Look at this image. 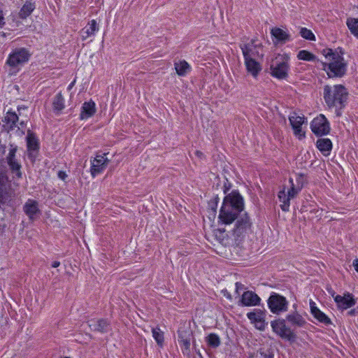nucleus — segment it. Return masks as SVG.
Here are the masks:
<instances>
[{"instance_id":"nucleus-39","label":"nucleus","mask_w":358,"mask_h":358,"mask_svg":"<svg viewBox=\"0 0 358 358\" xmlns=\"http://www.w3.org/2000/svg\"><path fill=\"white\" fill-rule=\"evenodd\" d=\"M300 35L301 37L309 41H315V36L311 30L303 27L300 30Z\"/></svg>"},{"instance_id":"nucleus-3","label":"nucleus","mask_w":358,"mask_h":358,"mask_svg":"<svg viewBox=\"0 0 358 358\" xmlns=\"http://www.w3.org/2000/svg\"><path fill=\"white\" fill-rule=\"evenodd\" d=\"M348 96V92L342 85H325L324 87V99L329 108H342L347 101Z\"/></svg>"},{"instance_id":"nucleus-49","label":"nucleus","mask_w":358,"mask_h":358,"mask_svg":"<svg viewBox=\"0 0 358 358\" xmlns=\"http://www.w3.org/2000/svg\"><path fill=\"white\" fill-rule=\"evenodd\" d=\"M74 82H75V81L72 82V83L69 85V88H71V87L73 85Z\"/></svg>"},{"instance_id":"nucleus-13","label":"nucleus","mask_w":358,"mask_h":358,"mask_svg":"<svg viewBox=\"0 0 358 358\" xmlns=\"http://www.w3.org/2000/svg\"><path fill=\"white\" fill-rule=\"evenodd\" d=\"M247 317L250 322L254 324L259 330H264L267 323L265 321L266 310L259 308H255L252 311L247 313Z\"/></svg>"},{"instance_id":"nucleus-1","label":"nucleus","mask_w":358,"mask_h":358,"mask_svg":"<svg viewBox=\"0 0 358 358\" xmlns=\"http://www.w3.org/2000/svg\"><path fill=\"white\" fill-rule=\"evenodd\" d=\"M244 209L243 196L237 190L225 196L220 208L218 219L224 224H231L239 217Z\"/></svg>"},{"instance_id":"nucleus-7","label":"nucleus","mask_w":358,"mask_h":358,"mask_svg":"<svg viewBox=\"0 0 358 358\" xmlns=\"http://www.w3.org/2000/svg\"><path fill=\"white\" fill-rule=\"evenodd\" d=\"M286 320L278 319L271 322L273 331L282 339L294 341L296 335L290 327L286 325Z\"/></svg>"},{"instance_id":"nucleus-2","label":"nucleus","mask_w":358,"mask_h":358,"mask_svg":"<svg viewBox=\"0 0 358 358\" xmlns=\"http://www.w3.org/2000/svg\"><path fill=\"white\" fill-rule=\"evenodd\" d=\"M322 53L329 61L328 63H322L328 76L329 78L343 77L347 71V63L343 58V50L341 48H338L335 50L327 48L324 49Z\"/></svg>"},{"instance_id":"nucleus-4","label":"nucleus","mask_w":358,"mask_h":358,"mask_svg":"<svg viewBox=\"0 0 358 358\" xmlns=\"http://www.w3.org/2000/svg\"><path fill=\"white\" fill-rule=\"evenodd\" d=\"M289 57L287 54H278L272 60L270 69L273 77L279 80L287 79L289 71Z\"/></svg>"},{"instance_id":"nucleus-26","label":"nucleus","mask_w":358,"mask_h":358,"mask_svg":"<svg viewBox=\"0 0 358 358\" xmlns=\"http://www.w3.org/2000/svg\"><path fill=\"white\" fill-rule=\"evenodd\" d=\"M95 106V103L92 100L85 102L82 106L80 119L84 120L92 117L96 112Z\"/></svg>"},{"instance_id":"nucleus-11","label":"nucleus","mask_w":358,"mask_h":358,"mask_svg":"<svg viewBox=\"0 0 358 358\" xmlns=\"http://www.w3.org/2000/svg\"><path fill=\"white\" fill-rule=\"evenodd\" d=\"M310 129L316 136L327 135L330 131L329 122L324 115L320 114L312 120Z\"/></svg>"},{"instance_id":"nucleus-14","label":"nucleus","mask_w":358,"mask_h":358,"mask_svg":"<svg viewBox=\"0 0 358 358\" xmlns=\"http://www.w3.org/2000/svg\"><path fill=\"white\" fill-rule=\"evenodd\" d=\"M28 156L31 160H34L39 150V140L36 135L31 130L27 131L26 137Z\"/></svg>"},{"instance_id":"nucleus-10","label":"nucleus","mask_w":358,"mask_h":358,"mask_svg":"<svg viewBox=\"0 0 358 358\" xmlns=\"http://www.w3.org/2000/svg\"><path fill=\"white\" fill-rule=\"evenodd\" d=\"M30 56V52L26 48H17L9 55L6 63L11 67H17L27 62Z\"/></svg>"},{"instance_id":"nucleus-40","label":"nucleus","mask_w":358,"mask_h":358,"mask_svg":"<svg viewBox=\"0 0 358 358\" xmlns=\"http://www.w3.org/2000/svg\"><path fill=\"white\" fill-rule=\"evenodd\" d=\"M306 182L305 176L302 173L296 174V184L295 186L301 189Z\"/></svg>"},{"instance_id":"nucleus-34","label":"nucleus","mask_w":358,"mask_h":358,"mask_svg":"<svg viewBox=\"0 0 358 358\" xmlns=\"http://www.w3.org/2000/svg\"><path fill=\"white\" fill-rule=\"evenodd\" d=\"M208 345L212 348H217L220 345V337L214 333L210 334L206 338Z\"/></svg>"},{"instance_id":"nucleus-5","label":"nucleus","mask_w":358,"mask_h":358,"mask_svg":"<svg viewBox=\"0 0 358 358\" xmlns=\"http://www.w3.org/2000/svg\"><path fill=\"white\" fill-rule=\"evenodd\" d=\"M17 150V148L16 146L10 145L8 153L4 160L8 165V171L14 180V185L18 186L17 181L22 178L23 173L21 163L16 156Z\"/></svg>"},{"instance_id":"nucleus-24","label":"nucleus","mask_w":358,"mask_h":358,"mask_svg":"<svg viewBox=\"0 0 358 358\" xmlns=\"http://www.w3.org/2000/svg\"><path fill=\"white\" fill-rule=\"evenodd\" d=\"M247 71L253 77H257L262 70V66L257 59H244Z\"/></svg>"},{"instance_id":"nucleus-37","label":"nucleus","mask_w":358,"mask_h":358,"mask_svg":"<svg viewBox=\"0 0 358 358\" xmlns=\"http://www.w3.org/2000/svg\"><path fill=\"white\" fill-rule=\"evenodd\" d=\"M152 336L156 341L157 345L162 346L164 343V333L158 327L153 328L152 330Z\"/></svg>"},{"instance_id":"nucleus-16","label":"nucleus","mask_w":358,"mask_h":358,"mask_svg":"<svg viewBox=\"0 0 358 358\" xmlns=\"http://www.w3.org/2000/svg\"><path fill=\"white\" fill-rule=\"evenodd\" d=\"M4 122L6 124L10 130H13L15 128L18 129H23L26 126L24 120L19 122L18 115L13 111L8 110L4 117Z\"/></svg>"},{"instance_id":"nucleus-12","label":"nucleus","mask_w":358,"mask_h":358,"mask_svg":"<svg viewBox=\"0 0 358 358\" xmlns=\"http://www.w3.org/2000/svg\"><path fill=\"white\" fill-rule=\"evenodd\" d=\"M178 343L182 353L189 356L190 354L191 341L193 338L192 331L189 329H180L178 331Z\"/></svg>"},{"instance_id":"nucleus-43","label":"nucleus","mask_w":358,"mask_h":358,"mask_svg":"<svg viewBox=\"0 0 358 358\" xmlns=\"http://www.w3.org/2000/svg\"><path fill=\"white\" fill-rule=\"evenodd\" d=\"M353 266L355 267V271L358 273V259L353 261Z\"/></svg>"},{"instance_id":"nucleus-22","label":"nucleus","mask_w":358,"mask_h":358,"mask_svg":"<svg viewBox=\"0 0 358 358\" xmlns=\"http://www.w3.org/2000/svg\"><path fill=\"white\" fill-rule=\"evenodd\" d=\"M286 320L290 324L291 327L294 328L303 327L306 324V321L303 317L297 312L288 314L286 316Z\"/></svg>"},{"instance_id":"nucleus-46","label":"nucleus","mask_w":358,"mask_h":358,"mask_svg":"<svg viewBox=\"0 0 358 358\" xmlns=\"http://www.w3.org/2000/svg\"><path fill=\"white\" fill-rule=\"evenodd\" d=\"M195 154H196V156H198L200 158H201L202 156L203 155V153L201 151H199V150H196L195 152Z\"/></svg>"},{"instance_id":"nucleus-28","label":"nucleus","mask_w":358,"mask_h":358,"mask_svg":"<svg viewBox=\"0 0 358 358\" xmlns=\"http://www.w3.org/2000/svg\"><path fill=\"white\" fill-rule=\"evenodd\" d=\"M316 146L324 156H329L332 149V143L329 138H319Z\"/></svg>"},{"instance_id":"nucleus-36","label":"nucleus","mask_w":358,"mask_h":358,"mask_svg":"<svg viewBox=\"0 0 358 358\" xmlns=\"http://www.w3.org/2000/svg\"><path fill=\"white\" fill-rule=\"evenodd\" d=\"M289 183L290 184V187L287 190V194L292 199L295 198L301 189H300L299 187L295 186V184L294 182V180L292 178H289Z\"/></svg>"},{"instance_id":"nucleus-41","label":"nucleus","mask_w":358,"mask_h":358,"mask_svg":"<svg viewBox=\"0 0 358 358\" xmlns=\"http://www.w3.org/2000/svg\"><path fill=\"white\" fill-rule=\"evenodd\" d=\"M6 24L3 10L0 8V27L2 28Z\"/></svg>"},{"instance_id":"nucleus-20","label":"nucleus","mask_w":358,"mask_h":358,"mask_svg":"<svg viewBox=\"0 0 358 358\" xmlns=\"http://www.w3.org/2000/svg\"><path fill=\"white\" fill-rule=\"evenodd\" d=\"M260 297L252 291H245L241 296V303L244 306H255L260 303Z\"/></svg>"},{"instance_id":"nucleus-6","label":"nucleus","mask_w":358,"mask_h":358,"mask_svg":"<svg viewBox=\"0 0 358 358\" xmlns=\"http://www.w3.org/2000/svg\"><path fill=\"white\" fill-rule=\"evenodd\" d=\"M252 225L251 220L246 213L236 219L232 234L238 244L252 231Z\"/></svg>"},{"instance_id":"nucleus-31","label":"nucleus","mask_w":358,"mask_h":358,"mask_svg":"<svg viewBox=\"0 0 358 358\" xmlns=\"http://www.w3.org/2000/svg\"><path fill=\"white\" fill-rule=\"evenodd\" d=\"M278 197L280 202L282 203L280 204L281 209L285 212L289 211L291 199L287 194L285 187L278 192Z\"/></svg>"},{"instance_id":"nucleus-21","label":"nucleus","mask_w":358,"mask_h":358,"mask_svg":"<svg viewBox=\"0 0 358 358\" xmlns=\"http://www.w3.org/2000/svg\"><path fill=\"white\" fill-rule=\"evenodd\" d=\"M88 325L91 330L101 333H106L110 329V324L105 319H92L88 321Z\"/></svg>"},{"instance_id":"nucleus-33","label":"nucleus","mask_w":358,"mask_h":358,"mask_svg":"<svg viewBox=\"0 0 358 358\" xmlns=\"http://www.w3.org/2000/svg\"><path fill=\"white\" fill-rule=\"evenodd\" d=\"M53 110L57 113H59L64 108V99L61 93L55 95L52 102Z\"/></svg>"},{"instance_id":"nucleus-38","label":"nucleus","mask_w":358,"mask_h":358,"mask_svg":"<svg viewBox=\"0 0 358 358\" xmlns=\"http://www.w3.org/2000/svg\"><path fill=\"white\" fill-rule=\"evenodd\" d=\"M297 57L299 59L304 61H315L316 59L313 54L305 50H300L298 52Z\"/></svg>"},{"instance_id":"nucleus-44","label":"nucleus","mask_w":358,"mask_h":358,"mask_svg":"<svg viewBox=\"0 0 358 358\" xmlns=\"http://www.w3.org/2000/svg\"><path fill=\"white\" fill-rule=\"evenodd\" d=\"M261 355H262V358H273V355H268L264 352H261Z\"/></svg>"},{"instance_id":"nucleus-29","label":"nucleus","mask_w":358,"mask_h":358,"mask_svg":"<svg viewBox=\"0 0 358 358\" xmlns=\"http://www.w3.org/2000/svg\"><path fill=\"white\" fill-rule=\"evenodd\" d=\"M174 67L179 76H185L192 69L190 65L185 60L175 62Z\"/></svg>"},{"instance_id":"nucleus-9","label":"nucleus","mask_w":358,"mask_h":358,"mask_svg":"<svg viewBox=\"0 0 358 358\" xmlns=\"http://www.w3.org/2000/svg\"><path fill=\"white\" fill-rule=\"evenodd\" d=\"M244 59H258L263 57V53L259 52L262 48L261 43H257L256 40L252 39L250 42L240 44Z\"/></svg>"},{"instance_id":"nucleus-27","label":"nucleus","mask_w":358,"mask_h":358,"mask_svg":"<svg viewBox=\"0 0 358 358\" xmlns=\"http://www.w3.org/2000/svg\"><path fill=\"white\" fill-rule=\"evenodd\" d=\"M310 305L311 313L315 318H316L319 322L326 325L331 324V320L324 313H322L320 309H318L315 306V303L310 302Z\"/></svg>"},{"instance_id":"nucleus-19","label":"nucleus","mask_w":358,"mask_h":358,"mask_svg":"<svg viewBox=\"0 0 358 358\" xmlns=\"http://www.w3.org/2000/svg\"><path fill=\"white\" fill-rule=\"evenodd\" d=\"M334 301L337 303L338 308L342 310H346L351 308L356 303V301L354 299L353 295L348 292L345 294L343 296L336 295L334 297Z\"/></svg>"},{"instance_id":"nucleus-18","label":"nucleus","mask_w":358,"mask_h":358,"mask_svg":"<svg viewBox=\"0 0 358 358\" xmlns=\"http://www.w3.org/2000/svg\"><path fill=\"white\" fill-rule=\"evenodd\" d=\"M290 124L294 130V134L299 139H302L305 137V132L302 131L301 126L304 123L305 117L303 116L296 115V113L289 117Z\"/></svg>"},{"instance_id":"nucleus-47","label":"nucleus","mask_w":358,"mask_h":358,"mask_svg":"<svg viewBox=\"0 0 358 358\" xmlns=\"http://www.w3.org/2000/svg\"><path fill=\"white\" fill-rule=\"evenodd\" d=\"M241 286H243V285L241 283H240V282L236 283V287L237 289L241 288Z\"/></svg>"},{"instance_id":"nucleus-45","label":"nucleus","mask_w":358,"mask_h":358,"mask_svg":"<svg viewBox=\"0 0 358 358\" xmlns=\"http://www.w3.org/2000/svg\"><path fill=\"white\" fill-rule=\"evenodd\" d=\"M60 265V262L57 261H55L52 264V267L53 268H57Z\"/></svg>"},{"instance_id":"nucleus-25","label":"nucleus","mask_w":358,"mask_h":358,"mask_svg":"<svg viewBox=\"0 0 358 358\" xmlns=\"http://www.w3.org/2000/svg\"><path fill=\"white\" fill-rule=\"evenodd\" d=\"M99 30V26L95 20H92L88 24L81 30V36L83 40H85L95 34Z\"/></svg>"},{"instance_id":"nucleus-8","label":"nucleus","mask_w":358,"mask_h":358,"mask_svg":"<svg viewBox=\"0 0 358 358\" xmlns=\"http://www.w3.org/2000/svg\"><path fill=\"white\" fill-rule=\"evenodd\" d=\"M267 303L268 308L274 314H280L288 309V301L286 298L275 292L270 295Z\"/></svg>"},{"instance_id":"nucleus-30","label":"nucleus","mask_w":358,"mask_h":358,"mask_svg":"<svg viewBox=\"0 0 358 358\" xmlns=\"http://www.w3.org/2000/svg\"><path fill=\"white\" fill-rule=\"evenodd\" d=\"M9 185L7 176L4 173H0V201L8 194Z\"/></svg>"},{"instance_id":"nucleus-23","label":"nucleus","mask_w":358,"mask_h":358,"mask_svg":"<svg viewBox=\"0 0 358 358\" xmlns=\"http://www.w3.org/2000/svg\"><path fill=\"white\" fill-rule=\"evenodd\" d=\"M271 34L276 40L275 43H285L286 42L291 41L290 34L280 28H273L271 31Z\"/></svg>"},{"instance_id":"nucleus-32","label":"nucleus","mask_w":358,"mask_h":358,"mask_svg":"<svg viewBox=\"0 0 358 358\" xmlns=\"http://www.w3.org/2000/svg\"><path fill=\"white\" fill-rule=\"evenodd\" d=\"M35 4L30 1H26L19 12V17L22 19H26L29 16L35 9Z\"/></svg>"},{"instance_id":"nucleus-35","label":"nucleus","mask_w":358,"mask_h":358,"mask_svg":"<svg viewBox=\"0 0 358 358\" xmlns=\"http://www.w3.org/2000/svg\"><path fill=\"white\" fill-rule=\"evenodd\" d=\"M347 25L351 33L358 37V19L348 18L347 20Z\"/></svg>"},{"instance_id":"nucleus-48","label":"nucleus","mask_w":358,"mask_h":358,"mask_svg":"<svg viewBox=\"0 0 358 358\" xmlns=\"http://www.w3.org/2000/svg\"><path fill=\"white\" fill-rule=\"evenodd\" d=\"M354 313H355V310H351L350 311H349V313H349L350 315H353V314H354Z\"/></svg>"},{"instance_id":"nucleus-15","label":"nucleus","mask_w":358,"mask_h":358,"mask_svg":"<svg viewBox=\"0 0 358 358\" xmlns=\"http://www.w3.org/2000/svg\"><path fill=\"white\" fill-rule=\"evenodd\" d=\"M23 211L31 221L38 217L41 213L37 201L29 199L23 206Z\"/></svg>"},{"instance_id":"nucleus-17","label":"nucleus","mask_w":358,"mask_h":358,"mask_svg":"<svg viewBox=\"0 0 358 358\" xmlns=\"http://www.w3.org/2000/svg\"><path fill=\"white\" fill-rule=\"evenodd\" d=\"M106 154L99 155L91 161V174L93 177L101 173L107 166L108 159L105 157Z\"/></svg>"},{"instance_id":"nucleus-42","label":"nucleus","mask_w":358,"mask_h":358,"mask_svg":"<svg viewBox=\"0 0 358 358\" xmlns=\"http://www.w3.org/2000/svg\"><path fill=\"white\" fill-rule=\"evenodd\" d=\"M57 175L59 178H60L62 180H65V179L67 178V174L62 171H59Z\"/></svg>"}]
</instances>
